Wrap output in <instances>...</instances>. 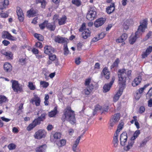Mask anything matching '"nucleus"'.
Returning <instances> with one entry per match:
<instances>
[{"label": "nucleus", "instance_id": "obj_18", "mask_svg": "<svg viewBox=\"0 0 152 152\" xmlns=\"http://www.w3.org/2000/svg\"><path fill=\"white\" fill-rule=\"evenodd\" d=\"M47 148L46 144L40 145L36 149V152H45Z\"/></svg>", "mask_w": 152, "mask_h": 152}, {"label": "nucleus", "instance_id": "obj_53", "mask_svg": "<svg viewBox=\"0 0 152 152\" xmlns=\"http://www.w3.org/2000/svg\"><path fill=\"white\" fill-rule=\"evenodd\" d=\"M72 2L73 4L78 6L80 5L81 2L80 0H72Z\"/></svg>", "mask_w": 152, "mask_h": 152}, {"label": "nucleus", "instance_id": "obj_23", "mask_svg": "<svg viewBox=\"0 0 152 152\" xmlns=\"http://www.w3.org/2000/svg\"><path fill=\"white\" fill-rule=\"evenodd\" d=\"M32 102H34L37 106H39L41 102L40 99L39 97L37 95L34 96V97L31 99Z\"/></svg>", "mask_w": 152, "mask_h": 152}, {"label": "nucleus", "instance_id": "obj_8", "mask_svg": "<svg viewBox=\"0 0 152 152\" xmlns=\"http://www.w3.org/2000/svg\"><path fill=\"white\" fill-rule=\"evenodd\" d=\"M127 139V134L126 132H123L121 135L120 144L122 145H124Z\"/></svg>", "mask_w": 152, "mask_h": 152}, {"label": "nucleus", "instance_id": "obj_32", "mask_svg": "<svg viewBox=\"0 0 152 152\" xmlns=\"http://www.w3.org/2000/svg\"><path fill=\"white\" fill-rule=\"evenodd\" d=\"M27 15L29 17H33L35 15L36 12L35 10H28L27 12Z\"/></svg>", "mask_w": 152, "mask_h": 152}, {"label": "nucleus", "instance_id": "obj_22", "mask_svg": "<svg viewBox=\"0 0 152 152\" xmlns=\"http://www.w3.org/2000/svg\"><path fill=\"white\" fill-rule=\"evenodd\" d=\"M134 143V141L131 139L129 141L128 144L124 146V149L126 151H128L132 146L133 144Z\"/></svg>", "mask_w": 152, "mask_h": 152}, {"label": "nucleus", "instance_id": "obj_54", "mask_svg": "<svg viewBox=\"0 0 152 152\" xmlns=\"http://www.w3.org/2000/svg\"><path fill=\"white\" fill-rule=\"evenodd\" d=\"M6 56H7V58L9 59H12V53L10 51L7 52Z\"/></svg>", "mask_w": 152, "mask_h": 152}, {"label": "nucleus", "instance_id": "obj_41", "mask_svg": "<svg viewBox=\"0 0 152 152\" xmlns=\"http://www.w3.org/2000/svg\"><path fill=\"white\" fill-rule=\"evenodd\" d=\"M34 37L39 41H42L44 40V37L41 35L35 33L34 34Z\"/></svg>", "mask_w": 152, "mask_h": 152}, {"label": "nucleus", "instance_id": "obj_46", "mask_svg": "<svg viewBox=\"0 0 152 152\" xmlns=\"http://www.w3.org/2000/svg\"><path fill=\"white\" fill-rule=\"evenodd\" d=\"M7 98L4 96H0V104L6 102L7 100Z\"/></svg>", "mask_w": 152, "mask_h": 152}, {"label": "nucleus", "instance_id": "obj_17", "mask_svg": "<svg viewBox=\"0 0 152 152\" xmlns=\"http://www.w3.org/2000/svg\"><path fill=\"white\" fill-rule=\"evenodd\" d=\"M16 12L19 21L20 22H23V20L24 17L22 10H17Z\"/></svg>", "mask_w": 152, "mask_h": 152}, {"label": "nucleus", "instance_id": "obj_35", "mask_svg": "<svg viewBox=\"0 0 152 152\" xmlns=\"http://www.w3.org/2000/svg\"><path fill=\"white\" fill-rule=\"evenodd\" d=\"M46 27L51 31H54L55 28L56 26L54 24L52 25L51 23H48V22L47 25H46Z\"/></svg>", "mask_w": 152, "mask_h": 152}, {"label": "nucleus", "instance_id": "obj_16", "mask_svg": "<svg viewBox=\"0 0 152 152\" xmlns=\"http://www.w3.org/2000/svg\"><path fill=\"white\" fill-rule=\"evenodd\" d=\"M142 80L141 77L138 76L134 79L132 83V86H136L138 85L141 82Z\"/></svg>", "mask_w": 152, "mask_h": 152}, {"label": "nucleus", "instance_id": "obj_2", "mask_svg": "<svg viewBox=\"0 0 152 152\" xmlns=\"http://www.w3.org/2000/svg\"><path fill=\"white\" fill-rule=\"evenodd\" d=\"M65 111L61 118L62 121H64L66 120L68 121L72 124H74L75 120L74 111L71 110L70 107H67Z\"/></svg>", "mask_w": 152, "mask_h": 152}, {"label": "nucleus", "instance_id": "obj_38", "mask_svg": "<svg viewBox=\"0 0 152 152\" xmlns=\"http://www.w3.org/2000/svg\"><path fill=\"white\" fill-rule=\"evenodd\" d=\"M140 134V132L139 130H136L134 133L133 136L131 137V139L134 141V140Z\"/></svg>", "mask_w": 152, "mask_h": 152}, {"label": "nucleus", "instance_id": "obj_44", "mask_svg": "<svg viewBox=\"0 0 152 152\" xmlns=\"http://www.w3.org/2000/svg\"><path fill=\"white\" fill-rule=\"evenodd\" d=\"M110 77V73L107 69V68L105 67V78L109 79Z\"/></svg>", "mask_w": 152, "mask_h": 152}, {"label": "nucleus", "instance_id": "obj_9", "mask_svg": "<svg viewBox=\"0 0 152 152\" xmlns=\"http://www.w3.org/2000/svg\"><path fill=\"white\" fill-rule=\"evenodd\" d=\"M2 37L13 41L15 40L16 39L15 37L12 36L10 34L6 31H4L3 33Z\"/></svg>", "mask_w": 152, "mask_h": 152}, {"label": "nucleus", "instance_id": "obj_25", "mask_svg": "<svg viewBox=\"0 0 152 152\" xmlns=\"http://www.w3.org/2000/svg\"><path fill=\"white\" fill-rule=\"evenodd\" d=\"M9 4L8 0H4L3 2L0 3V10H3L7 8Z\"/></svg>", "mask_w": 152, "mask_h": 152}, {"label": "nucleus", "instance_id": "obj_37", "mask_svg": "<svg viewBox=\"0 0 152 152\" xmlns=\"http://www.w3.org/2000/svg\"><path fill=\"white\" fill-rule=\"evenodd\" d=\"M124 124L123 122H121L119 124L118 126L117 129L115 133L119 134V132L122 129L123 127Z\"/></svg>", "mask_w": 152, "mask_h": 152}, {"label": "nucleus", "instance_id": "obj_26", "mask_svg": "<svg viewBox=\"0 0 152 152\" xmlns=\"http://www.w3.org/2000/svg\"><path fill=\"white\" fill-rule=\"evenodd\" d=\"M118 134L115 133H114V135L113 142V145L115 147H117L118 144Z\"/></svg>", "mask_w": 152, "mask_h": 152}, {"label": "nucleus", "instance_id": "obj_19", "mask_svg": "<svg viewBox=\"0 0 152 152\" xmlns=\"http://www.w3.org/2000/svg\"><path fill=\"white\" fill-rule=\"evenodd\" d=\"M91 33V32L88 29H85L84 31L82 33L81 36L83 38L86 39L90 37Z\"/></svg>", "mask_w": 152, "mask_h": 152}, {"label": "nucleus", "instance_id": "obj_55", "mask_svg": "<svg viewBox=\"0 0 152 152\" xmlns=\"http://www.w3.org/2000/svg\"><path fill=\"white\" fill-rule=\"evenodd\" d=\"M116 123H117L113 121V120L110 119V125L109 126V129H112L113 126Z\"/></svg>", "mask_w": 152, "mask_h": 152}, {"label": "nucleus", "instance_id": "obj_10", "mask_svg": "<svg viewBox=\"0 0 152 152\" xmlns=\"http://www.w3.org/2000/svg\"><path fill=\"white\" fill-rule=\"evenodd\" d=\"M152 52V46H149L145 51H143L141 55L143 58L147 57Z\"/></svg>", "mask_w": 152, "mask_h": 152}, {"label": "nucleus", "instance_id": "obj_11", "mask_svg": "<svg viewBox=\"0 0 152 152\" xmlns=\"http://www.w3.org/2000/svg\"><path fill=\"white\" fill-rule=\"evenodd\" d=\"M104 23V20L102 18H100L96 20L94 23V25L96 28L102 26Z\"/></svg>", "mask_w": 152, "mask_h": 152}, {"label": "nucleus", "instance_id": "obj_27", "mask_svg": "<svg viewBox=\"0 0 152 152\" xmlns=\"http://www.w3.org/2000/svg\"><path fill=\"white\" fill-rule=\"evenodd\" d=\"M53 137L54 139H53L51 137L50 140L52 142H55L56 140L60 139L61 137V134L60 133L56 132L54 134Z\"/></svg>", "mask_w": 152, "mask_h": 152}, {"label": "nucleus", "instance_id": "obj_13", "mask_svg": "<svg viewBox=\"0 0 152 152\" xmlns=\"http://www.w3.org/2000/svg\"><path fill=\"white\" fill-rule=\"evenodd\" d=\"M44 53L47 55L53 53L54 52V49L52 47L49 46H46L45 47Z\"/></svg>", "mask_w": 152, "mask_h": 152}, {"label": "nucleus", "instance_id": "obj_57", "mask_svg": "<svg viewBox=\"0 0 152 152\" xmlns=\"http://www.w3.org/2000/svg\"><path fill=\"white\" fill-rule=\"evenodd\" d=\"M86 28V23H83L82 25L81 26L79 29V31L80 32H83V31H84Z\"/></svg>", "mask_w": 152, "mask_h": 152}, {"label": "nucleus", "instance_id": "obj_28", "mask_svg": "<svg viewBox=\"0 0 152 152\" xmlns=\"http://www.w3.org/2000/svg\"><path fill=\"white\" fill-rule=\"evenodd\" d=\"M120 114L119 113H117L114 114L113 115L110 119L111 120H113V121L117 123L120 119Z\"/></svg>", "mask_w": 152, "mask_h": 152}, {"label": "nucleus", "instance_id": "obj_58", "mask_svg": "<svg viewBox=\"0 0 152 152\" xmlns=\"http://www.w3.org/2000/svg\"><path fill=\"white\" fill-rule=\"evenodd\" d=\"M152 96V87L150 88L149 91L147 93L146 96L150 97Z\"/></svg>", "mask_w": 152, "mask_h": 152}, {"label": "nucleus", "instance_id": "obj_42", "mask_svg": "<svg viewBox=\"0 0 152 152\" xmlns=\"http://www.w3.org/2000/svg\"><path fill=\"white\" fill-rule=\"evenodd\" d=\"M79 139H76L75 143L72 146V150L74 151L75 152L76 151V148L79 142Z\"/></svg>", "mask_w": 152, "mask_h": 152}, {"label": "nucleus", "instance_id": "obj_14", "mask_svg": "<svg viewBox=\"0 0 152 152\" xmlns=\"http://www.w3.org/2000/svg\"><path fill=\"white\" fill-rule=\"evenodd\" d=\"M141 35V33H139L137 34H136V32L134 35H131L129 39V42L131 44H133L136 41L137 38L139 37V35Z\"/></svg>", "mask_w": 152, "mask_h": 152}, {"label": "nucleus", "instance_id": "obj_50", "mask_svg": "<svg viewBox=\"0 0 152 152\" xmlns=\"http://www.w3.org/2000/svg\"><path fill=\"white\" fill-rule=\"evenodd\" d=\"M28 86L30 90H34L35 89V86L32 82H30L28 83Z\"/></svg>", "mask_w": 152, "mask_h": 152}, {"label": "nucleus", "instance_id": "obj_45", "mask_svg": "<svg viewBox=\"0 0 152 152\" xmlns=\"http://www.w3.org/2000/svg\"><path fill=\"white\" fill-rule=\"evenodd\" d=\"M119 60L118 58H117L115 60L113 64L111 66V68H113L114 67H116L118 66V64L119 63Z\"/></svg>", "mask_w": 152, "mask_h": 152}, {"label": "nucleus", "instance_id": "obj_3", "mask_svg": "<svg viewBox=\"0 0 152 152\" xmlns=\"http://www.w3.org/2000/svg\"><path fill=\"white\" fill-rule=\"evenodd\" d=\"M148 19L146 18L140 22V24L139 26L137 31L136 32V34L141 33L143 32L147 28V26Z\"/></svg>", "mask_w": 152, "mask_h": 152}, {"label": "nucleus", "instance_id": "obj_56", "mask_svg": "<svg viewBox=\"0 0 152 152\" xmlns=\"http://www.w3.org/2000/svg\"><path fill=\"white\" fill-rule=\"evenodd\" d=\"M83 42H79L77 44V48L79 50H80L82 49V47L83 45Z\"/></svg>", "mask_w": 152, "mask_h": 152}, {"label": "nucleus", "instance_id": "obj_20", "mask_svg": "<svg viewBox=\"0 0 152 152\" xmlns=\"http://www.w3.org/2000/svg\"><path fill=\"white\" fill-rule=\"evenodd\" d=\"M4 69L5 72H10L12 70V66L10 63H6L4 64Z\"/></svg>", "mask_w": 152, "mask_h": 152}, {"label": "nucleus", "instance_id": "obj_6", "mask_svg": "<svg viewBox=\"0 0 152 152\" xmlns=\"http://www.w3.org/2000/svg\"><path fill=\"white\" fill-rule=\"evenodd\" d=\"M86 17L88 20H92L96 17V12L94 10H90L87 13Z\"/></svg>", "mask_w": 152, "mask_h": 152}, {"label": "nucleus", "instance_id": "obj_15", "mask_svg": "<svg viewBox=\"0 0 152 152\" xmlns=\"http://www.w3.org/2000/svg\"><path fill=\"white\" fill-rule=\"evenodd\" d=\"M115 80V77H113L109 83L105 84V93L109 91Z\"/></svg>", "mask_w": 152, "mask_h": 152}, {"label": "nucleus", "instance_id": "obj_24", "mask_svg": "<svg viewBox=\"0 0 152 152\" xmlns=\"http://www.w3.org/2000/svg\"><path fill=\"white\" fill-rule=\"evenodd\" d=\"M37 123V122L34 119L32 123L31 124H30L27 127V130L28 131H30L35 127L36 126L39 125V124Z\"/></svg>", "mask_w": 152, "mask_h": 152}, {"label": "nucleus", "instance_id": "obj_39", "mask_svg": "<svg viewBox=\"0 0 152 152\" xmlns=\"http://www.w3.org/2000/svg\"><path fill=\"white\" fill-rule=\"evenodd\" d=\"M37 3L41 4V7L42 9H45L46 4V2L45 0H37Z\"/></svg>", "mask_w": 152, "mask_h": 152}, {"label": "nucleus", "instance_id": "obj_64", "mask_svg": "<svg viewBox=\"0 0 152 152\" xmlns=\"http://www.w3.org/2000/svg\"><path fill=\"white\" fill-rule=\"evenodd\" d=\"M2 43L4 46H7L10 43V42L6 40H3Z\"/></svg>", "mask_w": 152, "mask_h": 152}, {"label": "nucleus", "instance_id": "obj_43", "mask_svg": "<svg viewBox=\"0 0 152 152\" xmlns=\"http://www.w3.org/2000/svg\"><path fill=\"white\" fill-rule=\"evenodd\" d=\"M49 85L48 82H47L44 81H42L40 82V85L44 88H47Z\"/></svg>", "mask_w": 152, "mask_h": 152}, {"label": "nucleus", "instance_id": "obj_49", "mask_svg": "<svg viewBox=\"0 0 152 152\" xmlns=\"http://www.w3.org/2000/svg\"><path fill=\"white\" fill-rule=\"evenodd\" d=\"M49 56V58L50 60L54 61L56 59V56L55 55L51 53L48 55Z\"/></svg>", "mask_w": 152, "mask_h": 152}, {"label": "nucleus", "instance_id": "obj_48", "mask_svg": "<svg viewBox=\"0 0 152 152\" xmlns=\"http://www.w3.org/2000/svg\"><path fill=\"white\" fill-rule=\"evenodd\" d=\"M64 55H67L69 53V50L67 48V46L66 45H64Z\"/></svg>", "mask_w": 152, "mask_h": 152}, {"label": "nucleus", "instance_id": "obj_4", "mask_svg": "<svg viewBox=\"0 0 152 152\" xmlns=\"http://www.w3.org/2000/svg\"><path fill=\"white\" fill-rule=\"evenodd\" d=\"M12 88L15 92H20L23 91L22 86L18 83V81L12 80Z\"/></svg>", "mask_w": 152, "mask_h": 152}, {"label": "nucleus", "instance_id": "obj_21", "mask_svg": "<svg viewBox=\"0 0 152 152\" xmlns=\"http://www.w3.org/2000/svg\"><path fill=\"white\" fill-rule=\"evenodd\" d=\"M127 34L124 33L116 40V42L118 43L122 42L127 39Z\"/></svg>", "mask_w": 152, "mask_h": 152}, {"label": "nucleus", "instance_id": "obj_61", "mask_svg": "<svg viewBox=\"0 0 152 152\" xmlns=\"http://www.w3.org/2000/svg\"><path fill=\"white\" fill-rule=\"evenodd\" d=\"M111 9H113V10H115V7L114 3H112L109 6H108L106 9V10H110Z\"/></svg>", "mask_w": 152, "mask_h": 152}, {"label": "nucleus", "instance_id": "obj_51", "mask_svg": "<svg viewBox=\"0 0 152 152\" xmlns=\"http://www.w3.org/2000/svg\"><path fill=\"white\" fill-rule=\"evenodd\" d=\"M16 147L15 145L13 143L10 144L8 146V148L10 150H12L15 149L16 148Z\"/></svg>", "mask_w": 152, "mask_h": 152}, {"label": "nucleus", "instance_id": "obj_62", "mask_svg": "<svg viewBox=\"0 0 152 152\" xmlns=\"http://www.w3.org/2000/svg\"><path fill=\"white\" fill-rule=\"evenodd\" d=\"M35 45L36 47L39 48H40L42 47V43L40 42H37L35 44Z\"/></svg>", "mask_w": 152, "mask_h": 152}, {"label": "nucleus", "instance_id": "obj_1", "mask_svg": "<svg viewBox=\"0 0 152 152\" xmlns=\"http://www.w3.org/2000/svg\"><path fill=\"white\" fill-rule=\"evenodd\" d=\"M131 70H129L127 71L126 70L124 69L118 70V75L120 88L113 98V100L114 102H116L117 101L122 94L123 90L125 87V83L127 77L131 75Z\"/></svg>", "mask_w": 152, "mask_h": 152}, {"label": "nucleus", "instance_id": "obj_5", "mask_svg": "<svg viewBox=\"0 0 152 152\" xmlns=\"http://www.w3.org/2000/svg\"><path fill=\"white\" fill-rule=\"evenodd\" d=\"M38 116L37 118L35 120L39 124H40L41 121H43L45 119V116L46 114L45 113L39 111L37 113Z\"/></svg>", "mask_w": 152, "mask_h": 152}, {"label": "nucleus", "instance_id": "obj_52", "mask_svg": "<svg viewBox=\"0 0 152 152\" xmlns=\"http://www.w3.org/2000/svg\"><path fill=\"white\" fill-rule=\"evenodd\" d=\"M23 103H21L18 107V109L17 113H18V115L20 114L21 112H22L21 110L23 109Z\"/></svg>", "mask_w": 152, "mask_h": 152}, {"label": "nucleus", "instance_id": "obj_63", "mask_svg": "<svg viewBox=\"0 0 152 152\" xmlns=\"http://www.w3.org/2000/svg\"><path fill=\"white\" fill-rule=\"evenodd\" d=\"M58 15H55L53 18V19L54 20V22L55 23L57 22V20L58 21Z\"/></svg>", "mask_w": 152, "mask_h": 152}, {"label": "nucleus", "instance_id": "obj_33", "mask_svg": "<svg viewBox=\"0 0 152 152\" xmlns=\"http://www.w3.org/2000/svg\"><path fill=\"white\" fill-rule=\"evenodd\" d=\"M66 16H63L61 18L58 20L59 25H61L64 24L66 22Z\"/></svg>", "mask_w": 152, "mask_h": 152}, {"label": "nucleus", "instance_id": "obj_12", "mask_svg": "<svg viewBox=\"0 0 152 152\" xmlns=\"http://www.w3.org/2000/svg\"><path fill=\"white\" fill-rule=\"evenodd\" d=\"M67 40V39L61 37L59 36L56 37L54 39L55 42L59 43H63L66 42Z\"/></svg>", "mask_w": 152, "mask_h": 152}, {"label": "nucleus", "instance_id": "obj_34", "mask_svg": "<svg viewBox=\"0 0 152 152\" xmlns=\"http://www.w3.org/2000/svg\"><path fill=\"white\" fill-rule=\"evenodd\" d=\"M57 113V108L56 107H54L53 110L49 112L48 114V115L50 117H54Z\"/></svg>", "mask_w": 152, "mask_h": 152}, {"label": "nucleus", "instance_id": "obj_7", "mask_svg": "<svg viewBox=\"0 0 152 152\" xmlns=\"http://www.w3.org/2000/svg\"><path fill=\"white\" fill-rule=\"evenodd\" d=\"M46 132L43 130L40 129L36 132L34 135V137L37 139H40L45 137L46 134Z\"/></svg>", "mask_w": 152, "mask_h": 152}, {"label": "nucleus", "instance_id": "obj_36", "mask_svg": "<svg viewBox=\"0 0 152 152\" xmlns=\"http://www.w3.org/2000/svg\"><path fill=\"white\" fill-rule=\"evenodd\" d=\"M102 109V107L99 104H97L95 106V109L93 112V115L94 116L97 113V112Z\"/></svg>", "mask_w": 152, "mask_h": 152}, {"label": "nucleus", "instance_id": "obj_47", "mask_svg": "<svg viewBox=\"0 0 152 152\" xmlns=\"http://www.w3.org/2000/svg\"><path fill=\"white\" fill-rule=\"evenodd\" d=\"M48 21H45L43 23L39 25V27L41 29H43L45 27H46V25H47Z\"/></svg>", "mask_w": 152, "mask_h": 152}, {"label": "nucleus", "instance_id": "obj_60", "mask_svg": "<svg viewBox=\"0 0 152 152\" xmlns=\"http://www.w3.org/2000/svg\"><path fill=\"white\" fill-rule=\"evenodd\" d=\"M141 96V95L138 92H137L134 95V97L136 99L138 100Z\"/></svg>", "mask_w": 152, "mask_h": 152}, {"label": "nucleus", "instance_id": "obj_30", "mask_svg": "<svg viewBox=\"0 0 152 152\" xmlns=\"http://www.w3.org/2000/svg\"><path fill=\"white\" fill-rule=\"evenodd\" d=\"M66 141L65 139H63L56 142V144L59 147H62L66 145Z\"/></svg>", "mask_w": 152, "mask_h": 152}, {"label": "nucleus", "instance_id": "obj_31", "mask_svg": "<svg viewBox=\"0 0 152 152\" xmlns=\"http://www.w3.org/2000/svg\"><path fill=\"white\" fill-rule=\"evenodd\" d=\"M151 137L150 136H149L146 137L140 143V146L141 147H143L146 145L147 142L151 139Z\"/></svg>", "mask_w": 152, "mask_h": 152}, {"label": "nucleus", "instance_id": "obj_59", "mask_svg": "<svg viewBox=\"0 0 152 152\" xmlns=\"http://www.w3.org/2000/svg\"><path fill=\"white\" fill-rule=\"evenodd\" d=\"M0 16L3 18H6L8 16V14L6 13H0Z\"/></svg>", "mask_w": 152, "mask_h": 152}, {"label": "nucleus", "instance_id": "obj_29", "mask_svg": "<svg viewBox=\"0 0 152 152\" xmlns=\"http://www.w3.org/2000/svg\"><path fill=\"white\" fill-rule=\"evenodd\" d=\"M93 88L94 86L92 85L88 86L84 90L85 94L87 95L89 94Z\"/></svg>", "mask_w": 152, "mask_h": 152}, {"label": "nucleus", "instance_id": "obj_40", "mask_svg": "<svg viewBox=\"0 0 152 152\" xmlns=\"http://www.w3.org/2000/svg\"><path fill=\"white\" fill-rule=\"evenodd\" d=\"M130 24V21L129 20H125L123 26L124 27V29L126 30L127 29L129 28V26Z\"/></svg>", "mask_w": 152, "mask_h": 152}]
</instances>
